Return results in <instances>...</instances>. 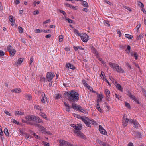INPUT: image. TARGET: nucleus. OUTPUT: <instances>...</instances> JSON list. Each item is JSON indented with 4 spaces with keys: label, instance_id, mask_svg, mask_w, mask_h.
Instances as JSON below:
<instances>
[{
    "label": "nucleus",
    "instance_id": "nucleus-36",
    "mask_svg": "<svg viewBox=\"0 0 146 146\" xmlns=\"http://www.w3.org/2000/svg\"><path fill=\"white\" fill-rule=\"evenodd\" d=\"M19 31L20 33H22L23 31V29L20 26L18 27Z\"/></svg>",
    "mask_w": 146,
    "mask_h": 146
},
{
    "label": "nucleus",
    "instance_id": "nucleus-8",
    "mask_svg": "<svg viewBox=\"0 0 146 146\" xmlns=\"http://www.w3.org/2000/svg\"><path fill=\"white\" fill-rule=\"evenodd\" d=\"M55 76L54 73L51 72H48L46 74V78L47 81L53 80L54 77Z\"/></svg>",
    "mask_w": 146,
    "mask_h": 146
},
{
    "label": "nucleus",
    "instance_id": "nucleus-33",
    "mask_svg": "<svg viewBox=\"0 0 146 146\" xmlns=\"http://www.w3.org/2000/svg\"><path fill=\"white\" fill-rule=\"evenodd\" d=\"M34 107H35V108L37 110H40V111H41V110H42V108H41L40 107V106H39L38 105H35V106Z\"/></svg>",
    "mask_w": 146,
    "mask_h": 146
},
{
    "label": "nucleus",
    "instance_id": "nucleus-59",
    "mask_svg": "<svg viewBox=\"0 0 146 146\" xmlns=\"http://www.w3.org/2000/svg\"><path fill=\"white\" fill-rule=\"evenodd\" d=\"M125 105L127 108H130V104L129 103H125Z\"/></svg>",
    "mask_w": 146,
    "mask_h": 146
},
{
    "label": "nucleus",
    "instance_id": "nucleus-55",
    "mask_svg": "<svg viewBox=\"0 0 146 146\" xmlns=\"http://www.w3.org/2000/svg\"><path fill=\"white\" fill-rule=\"evenodd\" d=\"M44 146H50L49 144L46 142H43Z\"/></svg>",
    "mask_w": 146,
    "mask_h": 146
},
{
    "label": "nucleus",
    "instance_id": "nucleus-27",
    "mask_svg": "<svg viewBox=\"0 0 146 146\" xmlns=\"http://www.w3.org/2000/svg\"><path fill=\"white\" fill-rule=\"evenodd\" d=\"M144 35L143 34H141L139 35L136 38V39L137 40H139L141 39L143 37Z\"/></svg>",
    "mask_w": 146,
    "mask_h": 146
},
{
    "label": "nucleus",
    "instance_id": "nucleus-13",
    "mask_svg": "<svg viewBox=\"0 0 146 146\" xmlns=\"http://www.w3.org/2000/svg\"><path fill=\"white\" fill-rule=\"evenodd\" d=\"M129 96L131 99L134 100L137 104H140L139 102L137 100L135 96H133L131 93H130L129 94Z\"/></svg>",
    "mask_w": 146,
    "mask_h": 146
},
{
    "label": "nucleus",
    "instance_id": "nucleus-47",
    "mask_svg": "<svg viewBox=\"0 0 146 146\" xmlns=\"http://www.w3.org/2000/svg\"><path fill=\"white\" fill-rule=\"evenodd\" d=\"M63 40V37L62 36H59V42H62Z\"/></svg>",
    "mask_w": 146,
    "mask_h": 146
},
{
    "label": "nucleus",
    "instance_id": "nucleus-22",
    "mask_svg": "<svg viewBox=\"0 0 146 146\" xmlns=\"http://www.w3.org/2000/svg\"><path fill=\"white\" fill-rule=\"evenodd\" d=\"M12 92H15L16 93H19L21 92V89L19 88H16L13 89L11 90Z\"/></svg>",
    "mask_w": 146,
    "mask_h": 146
},
{
    "label": "nucleus",
    "instance_id": "nucleus-46",
    "mask_svg": "<svg viewBox=\"0 0 146 146\" xmlns=\"http://www.w3.org/2000/svg\"><path fill=\"white\" fill-rule=\"evenodd\" d=\"M33 59L34 58L33 56H32L31 57L29 60V63L30 65H31L32 64V63L33 61Z\"/></svg>",
    "mask_w": 146,
    "mask_h": 146
},
{
    "label": "nucleus",
    "instance_id": "nucleus-49",
    "mask_svg": "<svg viewBox=\"0 0 146 146\" xmlns=\"http://www.w3.org/2000/svg\"><path fill=\"white\" fill-rule=\"evenodd\" d=\"M136 135L139 138H140L141 137V133L139 132H137L136 133Z\"/></svg>",
    "mask_w": 146,
    "mask_h": 146
},
{
    "label": "nucleus",
    "instance_id": "nucleus-40",
    "mask_svg": "<svg viewBox=\"0 0 146 146\" xmlns=\"http://www.w3.org/2000/svg\"><path fill=\"white\" fill-rule=\"evenodd\" d=\"M26 119H36L35 116H28L27 117Z\"/></svg>",
    "mask_w": 146,
    "mask_h": 146
},
{
    "label": "nucleus",
    "instance_id": "nucleus-45",
    "mask_svg": "<svg viewBox=\"0 0 146 146\" xmlns=\"http://www.w3.org/2000/svg\"><path fill=\"white\" fill-rule=\"evenodd\" d=\"M41 96L42 98H44L46 100L47 99V98L46 96H45V93L44 92H42V93Z\"/></svg>",
    "mask_w": 146,
    "mask_h": 146
},
{
    "label": "nucleus",
    "instance_id": "nucleus-24",
    "mask_svg": "<svg viewBox=\"0 0 146 146\" xmlns=\"http://www.w3.org/2000/svg\"><path fill=\"white\" fill-rule=\"evenodd\" d=\"M117 88L121 91L122 92L123 91V88H122L121 86L119 84H118L116 85Z\"/></svg>",
    "mask_w": 146,
    "mask_h": 146
},
{
    "label": "nucleus",
    "instance_id": "nucleus-37",
    "mask_svg": "<svg viewBox=\"0 0 146 146\" xmlns=\"http://www.w3.org/2000/svg\"><path fill=\"white\" fill-rule=\"evenodd\" d=\"M40 79L41 81L44 82L47 81V80H46L45 78L44 77H41L40 78Z\"/></svg>",
    "mask_w": 146,
    "mask_h": 146
},
{
    "label": "nucleus",
    "instance_id": "nucleus-51",
    "mask_svg": "<svg viewBox=\"0 0 146 146\" xmlns=\"http://www.w3.org/2000/svg\"><path fill=\"white\" fill-rule=\"evenodd\" d=\"M33 135L35 137V138L37 139H40V137H39V136L38 135H37L35 133Z\"/></svg>",
    "mask_w": 146,
    "mask_h": 146
},
{
    "label": "nucleus",
    "instance_id": "nucleus-11",
    "mask_svg": "<svg viewBox=\"0 0 146 146\" xmlns=\"http://www.w3.org/2000/svg\"><path fill=\"white\" fill-rule=\"evenodd\" d=\"M104 96L102 94L98 95V99L97 100L98 104H97V106H99V103L102 101V98H104Z\"/></svg>",
    "mask_w": 146,
    "mask_h": 146
},
{
    "label": "nucleus",
    "instance_id": "nucleus-30",
    "mask_svg": "<svg viewBox=\"0 0 146 146\" xmlns=\"http://www.w3.org/2000/svg\"><path fill=\"white\" fill-rule=\"evenodd\" d=\"M24 112H21L18 111H16L15 112V115H23L24 114Z\"/></svg>",
    "mask_w": 146,
    "mask_h": 146
},
{
    "label": "nucleus",
    "instance_id": "nucleus-54",
    "mask_svg": "<svg viewBox=\"0 0 146 146\" xmlns=\"http://www.w3.org/2000/svg\"><path fill=\"white\" fill-rule=\"evenodd\" d=\"M98 143L101 145H102L104 143V142H103L101 140L98 139Z\"/></svg>",
    "mask_w": 146,
    "mask_h": 146
},
{
    "label": "nucleus",
    "instance_id": "nucleus-50",
    "mask_svg": "<svg viewBox=\"0 0 146 146\" xmlns=\"http://www.w3.org/2000/svg\"><path fill=\"white\" fill-rule=\"evenodd\" d=\"M13 122L15 124L17 125H20V123L19 122L17 121L15 119H13Z\"/></svg>",
    "mask_w": 146,
    "mask_h": 146
},
{
    "label": "nucleus",
    "instance_id": "nucleus-57",
    "mask_svg": "<svg viewBox=\"0 0 146 146\" xmlns=\"http://www.w3.org/2000/svg\"><path fill=\"white\" fill-rule=\"evenodd\" d=\"M42 30H40V29H36L35 30V32L36 33H40L42 32Z\"/></svg>",
    "mask_w": 146,
    "mask_h": 146
},
{
    "label": "nucleus",
    "instance_id": "nucleus-19",
    "mask_svg": "<svg viewBox=\"0 0 146 146\" xmlns=\"http://www.w3.org/2000/svg\"><path fill=\"white\" fill-rule=\"evenodd\" d=\"M59 142L60 143V145H62L63 146L64 145L66 146H67V144L68 143V141L60 139L59 140Z\"/></svg>",
    "mask_w": 146,
    "mask_h": 146
},
{
    "label": "nucleus",
    "instance_id": "nucleus-31",
    "mask_svg": "<svg viewBox=\"0 0 146 146\" xmlns=\"http://www.w3.org/2000/svg\"><path fill=\"white\" fill-rule=\"evenodd\" d=\"M4 133L5 135L7 136H9V133L8 131V129L7 128H5L4 131Z\"/></svg>",
    "mask_w": 146,
    "mask_h": 146
},
{
    "label": "nucleus",
    "instance_id": "nucleus-61",
    "mask_svg": "<svg viewBox=\"0 0 146 146\" xmlns=\"http://www.w3.org/2000/svg\"><path fill=\"white\" fill-rule=\"evenodd\" d=\"M50 21H51L49 19L48 20H46L45 21H44L43 22V23L44 24H46V23H47L50 22Z\"/></svg>",
    "mask_w": 146,
    "mask_h": 146
},
{
    "label": "nucleus",
    "instance_id": "nucleus-48",
    "mask_svg": "<svg viewBox=\"0 0 146 146\" xmlns=\"http://www.w3.org/2000/svg\"><path fill=\"white\" fill-rule=\"evenodd\" d=\"M34 124H35L34 125H36V126H37L40 129H41V128H43V126H41L40 125L38 124H36L35 123H34Z\"/></svg>",
    "mask_w": 146,
    "mask_h": 146
},
{
    "label": "nucleus",
    "instance_id": "nucleus-1",
    "mask_svg": "<svg viewBox=\"0 0 146 146\" xmlns=\"http://www.w3.org/2000/svg\"><path fill=\"white\" fill-rule=\"evenodd\" d=\"M67 97L68 100L70 103L77 102L79 99V96L78 93L72 90L70 92H67Z\"/></svg>",
    "mask_w": 146,
    "mask_h": 146
},
{
    "label": "nucleus",
    "instance_id": "nucleus-64",
    "mask_svg": "<svg viewBox=\"0 0 146 146\" xmlns=\"http://www.w3.org/2000/svg\"><path fill=\"white\" fill-rule=\"evenodd\" d=\"M40 115H41V116H42V117L43 118H46V117L45 116V114H44V113H40Z\"/></svg>",
    "mask_w": 146,
    "mask_h": 146
},
{
    "label": "nucleus",
    "instance_id": "nucleus-39",
    "mask_svg": "<svg viewBox=\"0 0 146 146\" xmlns=\"http://www.w3.org/2000/svg\"><path fill=\"white\" fill-rule=\"evenodd\" d=\"M131 47L129 45H128L127 46V49L126 50V51H127V53L129 54L130 52Z\"/></svg>",
    "mask_w": 146,
    "mask_h": 146
},
{
    "label": "nucleus",
    "instance_id": "nucleus-7",
    "mask_svg": "<svg viewBox=\"0 0 146 146\" xmlns=\"http://www.w3.org/2000/svg\"><path fill=\"white\" fill-rule=\"evenodd\" d=\"M80 37L82 41L84 42H87L89 39V36L84 33H81Z\"/></svg>",
    "mask_w": 146,
    "mask_h": 146
},
{
    "label": "nucleus",
    "instance_id": "nucleus-18",
    "mask_svg": "<svg viewBox=\"0 0 146 146\" xmlns=\"http://www.w3.org/2000/svg\"><path fill=\"white\" fill-rule=\"evenodd\" d=\"M82 127V125L79 124H78L76 125L74 128L76 130L79 131L81 129Z\"/></svg>",
    "mask_w": 146,
    "mask_h": 146
},
{
    "label": "nucleus",
    "instance_id": "nucleus-62",
    "mask_svg": "<svg viewBox=\"0 0 146 146\" xmlns=\"http://www.w3.org/2000/svg\"><path fill=\"white\" fill-rule=\"evenodd\" d=\"M38 13L39 12L38 10L35 11L33 13V14L35 15L38 14Z\"/></svg>",
    "mask_w": 146,
    "mask_h": 146
},
{
    "label": "nucleus",
    "instance_id": "nucleus-23",
    "mask_svg": "<svg viewBox=\"0 0 146 146\" xmlns=\"http://www.w3.org/2000/svg\"><path fill=\"white\" fill-rule=\"evenodd\" d=\"M31 120L33 121H35L36 122L40 123H42L43 121L42 119H31Z\"/></svg>",
    "mask_w": 146,
    "mask_h": 146
},
{
    "label": "nucleus",
    "instance_id": "nucleus-21",
    "mask_svg": "<svg viewBox=\"0 0 146 146\" xmlns=\"http://www.w3.org/2000/svg\"><path fill=\"white\" fill-rule=\"evenodd\" d=\"M104 93L107 97L109 98L110 96V92L109 90L107 89H105L104 91Z\"/></svg>",
    "mask_w": 146,
    "mask_h": 146
},
{
    "label": "nucleus",
    "instance_id": "nucleus-10",
    "mask_svg": "<svg viewBox=\"0 0 146 146\" xmlns=\"http://www.w3.org/2000/svg\"><path fill=\"white\" fill-rule=\"evenodd\" d=\"M130 122L131 123H133L134 125V127H135L136 128H138L139 127V124L136 121V120H134V119H131L130 120Z\"/></svg>",
    "mask_w": 146,
    "mask_h": 146
},
{
    "label": "nucleus",
    "instance_id": "nucleus-52",
    "mask_svg": "<svg viewBox=\"0 0 146 146\" xmlns=\"http://www.w3.org/2000/svg\"><path fill=\"white\" fill-rule=\"evenodd\" d=\"M60 13H62L65 17H66V14L64 11L60 10Z\"/></svg>",
    "mask_w": 146,
    "mask_h": 146
},
{
    "label": "nucleus",
    "instance_id": "nucleus-20",
    "mask_svg": "<svg viewBox=\"0 0 146 146\" xmlns=\"http://www.w3.org/2000/svg\"><path fill=\"white\" fill-rule=\"evenodd\" d=\"M23 59L22 58H21L18 59V60L15 63V65L17 66L19 65L20 64L23 62Z\"/></svg>",
    "mask_w": 146,
    "mask_h": 146
},
{
    "label": "nucleus",
    "instance_id": "nucleus-58",
    "mask_svg": "<svg viewBox=\"0 0 146 146\" xmlns=\"http://www.w3.org/2000/svg\"><path fill=\"white\" fill-rule=\"evenodd\" d=\"M115 95L116 98H117L119 100H120L121 97L119 95H118L116 93H115Z\"/></svg>",
    "mask_w": 146,
    "mask_h": 146
},
{
    "label": "nucleus",
    "instance_id": "nucleus-16",
    "mask_svg": "<svg viewBox=\"0 0 146 146\" xmlns=\"http://www.w3.org/2000/svg\"><path fill=\"white\" fill-rule=\"evenodd\" d=\"M92 52L95 54L97 58H98L99 56L98 53L96 49L94 47H92L91 48Z\"/></svg>",
    "mask_w": 146,
    "mask_h": 146
},
{
    "label": "nucleus",
    "instance_id": "nucleus-34",
    "mask_svg": "<svg viewBox=\"0 0 146 146\" xmlns=\"http://www.w3.org/2000/svg\"><path fill=\"white\" fill-rule=\"evenodd\" d=\"M9 19L11 22H14V18L13 16H9Z\"/></svg>",
    "mask_w": 146,
    "mask_h": 146
},
{
    "label": "nucleus",
    "instance_id": "nucleus-53",
    "mask_svg": "<svg viewBox=\"0 0 146 146\" xmlns=\"http://www.w3.org/2000/svg\"><path fill=\"white\" fill-rule=\"evenodd\" d=\"M4 52L2 50H0V56H2L4 55Z\"/></svg>",
    "mask_w": 146,
    "mask_h": 146
},
{
    "label": "nucleus",
    "instance_id": "nucleus-60",
    "mask_svg": "<svg viewBox=\"0 0 146 146\" xmlns=\"http://www.w3.org/2000/svg\"><path fill=\"white\" fill-rule=\"evenodd\" d=\"M66 111H68V112L70 111V106H68L67 107H66Z\"/></svg>",
    "mask_w": 146,
    "mask_h": 146
},
{
    "label": "nucleus",
    "instance_id": "nucleus-43",
    "mask_svg": "<svg viewBox=\"0 0 146 146\" xmlns=\"http://www.w3.org/2000/svg\"><path fill=\"white\" fill-rule=\"evenodd\" d=\"M23 135L25 136V137L26 138V139H27L29 137H31H31L30 135H29L27 133H24L23 134Z\"/></svg>",
    "mask_w": 146,
    "mask_h": 146
},
{
    "label": "nucleus",
    "instance_id": "nucleus-63",
    "mask_svg": "<svg viewBox=\"0 0 146 146\" xmlns=\"http://www.w3.org/2000/svg\"><path fill=\"white\" fill-rule=\"evenodd\" d=\"M99 106L97 105L96 108L97 110L100 112H102V110H101L100 108L99 107Z\"/></svg>",
    "mask_w": 146,
    "mask_h": 146
},
{
    "label": "nucleus",
    "instance_id": "nucleus-29",
    "mask_svg": "<svg viewBox=\"0 0 146 146\" xmlns=\"http://www.w3.org/2000/svg\"><path fill=\"white\" fill-rule=\"evenodd\" d=\"M82 5L84 7L88 8L89 7L87 2L86 1H82Z\"/></svg>",
    "mask_w": 146,
    "mask_h": 146
},
{
    "label": "nucleus",
    "instance_id": "nucleus-12",
    "mask_svg": "<svg viewBox=\"0 0 146 146\" xmlns=\"http://www.w3.org/2000/svg\"><path fill=\"white\" fill-rule=\"evenodd\" d=\"M99 131L101 134L105 135H106L107 133V132L105 130L101 125L99 126Z\"/></svg>",
    "mask_w": 146,
    "mask_h": 146
},
{
    "label": "nucleus",
    "instance_id": "nucleus-35",
    "mask_svg": "<svg viewBox=\"0 0 146 146\" xmlns=\"http://www.w3.org/2000/svg\"><path fill=\"white\" fill-rule=\"evenodd\" d=\"M125 36L126 37L129 39H131L132 38L133 36L130 35L128 34H126L125 35Z\"/></svg>",
    "mask_w": 146,
    "mask_h": 146
},
{
    "label": "nucleus",
    "instance_id": "nucleus-41",
    "mask_svg": "<svg viewBox=\"0 0 146 146\" xmlns=\"http://www.w3.org/2000/svg\"><path fill=\"white\" fill-rule=\"evenodd\" d=\"M138 5L141 8H143L144 7V5L141 2H138Z\"/></svg>",
    "mask_w": 146,
    "mask_h": 146
},
{
    "label": "nucleus",
    "instance_id": "nucleus-56",
    "mask_svg": "<svg viewBox=\"0 0 146 146\" xmlns=\"http://www.w3.org/2000/svg\"><path fill=\"white\" fill-rule=\"evenodd\" d=\"M41 131L42 133L46 132V130H45V129L43 127V128H41Z\"/></svg>",
    "mask_w": 146,
    "mask_h": 146
},
{
    "label": "nucleus",
    "instance_id": "nucleus-25",
    "mask_svg": "<svg viewBox=\"0 0 146 146\" xmlns=\"http://www.w3.org/2000/svg\"><path fill=\"white\" fill-rule=\"evenodd\" d=\"M54 97L56 99H60L61 95L60 94H57L54 95Z\"/></svg>",
    "mask_w": 146,
    "mask_h": 146
},
{
    "label": "nucleus",
    "instance_id": "nucleus-15",
    "mask_svg": "<svg viewBox=\"0 0 146 146\" xmlns=\"http://www.w3.org/2000/svg\"><path fill=\"white\" fill-rule=\"evenodd\" d=\"M66 67L73 70H74L76 69L75 67L73 65L69 63L66 64Z\"/></svg>",
    "mask_w": 146,
    "mask_h": 146
},
{
    "label": "nucleus",
    "instance_id": "nucleus-44",
    "mask_svg": "<svg viewBox=\"0 0 146 146\" xmlns=\"http://www.w3.org/2000/svg\"><path fill=\"white\" fill-rule=\"evenodd\" d=\"M82 83L83 84V85L85 86L86 87L88 85L86 82V81L85 80H83L82 81Z\"/></svg>",
    "mask_w": 146,
    "mask_h": 146
},
{
    "label": "nucleus",
    "instance_id": "nucleus-32",
    "mask_svg": "<svg viewBox=\"0 0 146 146\" xmlns=\"http://www.w3.org/2000/svg\"><path fill=\"white\" fill-rule=\"evenodd\" d=\"M26 97L29 100H30L32 99V96L30 94H27L25 95Z\"/></svg>",
    "mask_w": 146,
    "mask_h": 146
},
{
    "label": "nucleus",
    "instance_id": "nucleus-9",
    "mask_svg": "<svg viewBox=\"0 0 146 146\" xmlns=\"http://www.w3.org/2000/svg\"><path fill=\"white\" fill-rule=\"evenodd\" d=\"M74 133L76 135L79 137L83 139H86L85 136L81 131H74Z\"/></svg>",
    "mask_w": 146,
    "mask_h": 146
},
{
    "label": "nucleus",
    "instance_id": "nucleus-38",
    "mask_svg": "<svg viewBox=\"0 0 146 146\" xmlns=\"http://www.w3.org/2000/svg\"><path fill=\"white\" fill-rule=\"evenodd\" d=\"M99 61L101 63H102L104 65V64H105V63H106V62L104 61L102 58H99V56L98 58Z\"/></svg>",
    "mask_w": 146,
    "mask_h": 146
},
{
    "label": "nucleus",
    "instance_id": "nucleus-17",
    "mask_svg": "<svg viewBox=\"0 0 146 146\" xmlns=\"http://www.w3.org/2000/svg\"><path fill=\"white\" fill-rule=\"evenodd\" d=\"M129 119H123L122 120V125L123 127H125L127 125V123L129 121H130Z\"/></svg>",
    "mask_w": 146,
    "mask_h": 146
},
{
    "label": "nucleus",
    "instance_id": "nucleus-4",
    "mask_svg": "<svg viewBox=\"0 0 146 146\" xmlns=\"http://www.w3.org/2000/svg\"><path fill=\"white\" fill-rule=\"evenodd\" d=\"M72 103L71 107L73 108V109L76 110H78L83 112H84V111H85L84 109H83L80 105L76 104L75 102Z\"/></svg>",
    "mask_w": 146,
    "mask_h": 146
},
{
    "label": "nucleus",
    "instance_id": "nucleus-6",
    "mask_svg": "<svg viewBox=\"0 0 146 146\" xmlns=\"http://www.w3.org/2000/svg\"><path fill=\"white\" fill-rule=\"evenodd\" d=\"M7 50L9 52L11 57H13L15 54L16 51L10 45H9L7 48Z\"/></svg>",
    "mask_w": 146,
    "mask_h": 146
},
{
    "label": "nucleus",
    "instance_id": "nucleus-2",
    "mask_svg": "<svg viewBox=\"0 0 146 146\" xmlns=\"http://www.w3.org/2000/svg\"><path fill=\"white\" fill-rule=\"evenodd\" d=\"M108 64L110 67L117 72L121 73H123L124 72V71L123 70L121 67L117 64L111 62H109Z\"/></svg>",
    "mask_w": 146,
    "mask_h": 146
},
{
    "label": "nucleus",
    "instance_id": "nucleus-14",
    "mask_svg": "<svg viewBox=\"0 0 146 146\" xmlns=\"http://www.w3.org/2000/svg\"><path fill=\"white\" fill-rule=\"evenodd\" d=\"M22 121L23 122L26 123L31 125L35 124L33 122V121L31 120V119H22Z\"/></svg>",
    "mask_w": 146,
    "mask_h": 146
},
{
    "label": "nucleus",
    "instance_id": "nucleus-3",
    "mask_svg": "<svg viewBox=\"0 0 146 146\" xmlns=\"http://www.w3.org/2000/svg\"><path fill=\"white\" fill-rule=\"evenodd\" d=\"M108 64L110 67L117 72L121 73H123L124 72V71L123 70L121 67L117 64L111 62H109Z\"/></svg>",
    "mask_w": 146,
    "mask_h": 146
},
{
    "label": "nucleus",
    "instance_id": "nucleus-42",
    "mask_svg": "<svg viewBox=\"0 0 146 146\" xmlns=\"http://www.w3.org/2000/svg\"><path fill=\"white\" fill-rule=\"evenodd\" d=\"M104 24L105 25L107 26L108 27L110 26V23L109 22L104 21Z\"/></svg>",
    "mask_w": 146,
    "mask_h": 146
},
{
    "label": "nucleus",
    "instance_id": "nucleus-26",
    "mask_svg": "<svg viewBox=\"0 0 146 146\" xmlns=\"http://www.w3.org/2000/svg\"><path fill=\"white\" fill-rule=\"evenodd\" d=\"M131 55L135 57V59L137 60V59L138 55L137 53L135 52H132Z\"/></svg>",
    "mask_w": 146,
    "mask_h": 146
},
{
    "label": "nucleus",
    "instance_id": "nucleus-28",
    "mask_svg": "<svg viewBox=\"0 0 146 146\" xmlns=\"http://www.w3.org/2000/svg\"><path fill=\"white\" fill-rule=\"evenodd\" d=\"M74 31L75 34H76V35H77L78 36H80L81 35V33H79L78 30H77L75 29H74Z\"/></svg>",
    "mask_w": 146,
    "mask_h": 146
},
{
    "label": "nucleus",
    "instance_id": "nucleus-5",
    "mask_svg": "<svg viewBox=\"0 0 146 146\" xmlns=\"http://www.w3.org/2000/svg\"><path fill=\"white\" fill-rule=\"evenodd\" d=\"M82 119L88 127H91L90 124H92L94 125H96V122L93 119H92V120H91L90 119Z\"/></svg>",
    "mask_w": 146,
    "mask_h": 146
}]
</instances>
